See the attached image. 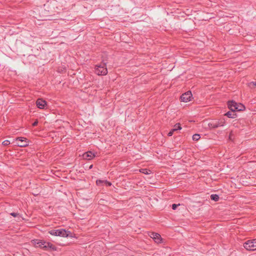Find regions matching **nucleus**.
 Here are the masks:
<instances>
[{"label": "nucleus", "instance_id": "obj_1", "mask_svg": "<svg viewBox=\"0 0 256 256\" xmlns=\"http://www.w3.org/2000/svg\"><path fill=\"white\" fill-rule=\"evenodd\" d=\"M225 125L226 121L224 118L214 120L210 122L208 124V127L210 129H214L220 127H222Z\"/></svg>", "mask_w": 256, "mask_h": 256}, {"label": "nucleus", "instance_id": "obj_2", "mask_svg": "<svg viewBox=\"0 0 256 256\" xmlns=\"http://www.w3.org/2000/svg\"><path fill=\"white\" fill-rule=\"evenodd\" d=\"M228 107L232 112L242 110L245 108L242 104L236 103L234 101L229 102H228Z\"/></svg>", "mask_w": 256, "mask_h": 256}, {"label": "nucleus", "instance_id": "obj_3", "mask_svg": "<svg viewBox=\"0 0 256 256\" xmlns=\"http://www.w3.org/2000/svg\"><path fill=\"white\" fill-rule=\"evenodd\" d=\"M57 2L56 0H48L44 5V8L45 10L50 12L54 11L55 8L56 7Z\"/></svg>", "mask_w": 256, "mask_h": 256}, {"label": "nucleus", "instance_id": "obj_4", "mask_svg": "<svg viewBox=\"0 0 256 256\" xmlns=\"http://www.w3.org/2000/svg\"><path fill=\"white\" fill-rule=\"evenodd\" d=\"M106 64H102L96 66L95 68V72L96 74L100 76L106 75L108 73V70L105 66Z\"/></svg>", "mask_w": 256, "mask_h": 256}, {"label": "nucleus", "instance_id": "obj_5", "mask_svg": "<svg viewBox=\"0 0 256 256\" xmlns=\"http://www.w3.org/2000/svg\"><path fill=\"white\" fill-rule=\"evenodd\" d=\"M244 248L248 250L254 251L256 250V239L248 240L244 244Z\"/></svg>", "mask_w": 256, "mask_h": 256}, {"label": "nucleus", "instance_id": "obj_6", "mask_svg": "<svg viewBox=\"0 0 256 256\" xmlns=\"http://www.w3.org/2000/svg\"><path fill=\"white\" fill-rule=\"evenodd\" d=\"M16 144L20 147H24L28 146L27 139L25 138H18L16 139Z\"/></svg>", "mask_w": 256, "mask_h": 256}, {"label": "nucleus", "instance_id": "obj_7", "mask_svg": "<svg viewBox=\"0 0 256 256\" xmlns=\"http://www.w3.org/2000/svg\"><path fill=\"white\" fill-rule=\"evenodd\" d=\"M192 94L190 91L187 92L182 94L180 96L181 100L183 102H187L191 100Z\"/></svg>", "mask_w": 256, "mask_h": 256}, {"label": "nucleus", "instance_id": "obj_8", "mask_svg": "<svg viewBox=\"0 0 256 256\" xmlns=\"http://www.w3.org/2000/svg\"><path fill=\"white\" fill-rule=\"evenodd\" d=\"M32 244H34L36 246L40 247L44 249V247L46 246V242L42 240H39L37 239L33 240L32 241Z\"/></svg>", "mask_w": 256, "mask_h": 256}, {"label": "nucleus", "instance_id": "obj_9", "mask_svg": "<svg viewBox=\"0 0 256 256\" xmlns=\"http://www.w3.org/2000/svg\"><path fill=\"white\" fill-rule=\"evenodd\" d=\"M70 233V231H66L64 228L58 229V236H59L66 238L68 236Z\"/></svg>", "mask_w": 256, "mask_h": 256}, {"label": "nucleus", "instance_id": "obj_10", "mask_svg": "<svg viewBox=\"0 0 256 256\" xmlns=\"http://www.w3.org/2000/svg\"><path fill=\"white\" fill-rule=\"evenodd\" d=\"M150 237L158 244L162 242V238L160 234L157 233H152Z\"/></svg>", "mask_w": 256, "mask_h": 256}, {"label": "nucleus", "instance_id": "obj_11", "mask_svg": "<svg viewBox=\"0 0 256 256\" xmlns=\"http://www.w3.org/2000/svg\"><path fill=\"white\" fill-rule=\"evenodd\" d=\"M37 106L40 109L44 108L46 102L42 98H38L36 102Z\"/></svg>", "mask_w": 256, "mask_h": 256}, {"label": "nucleus", "instance_id": "obj_12", "mask_svg": "<svg viewBox=\"0 0 256 256\" xmlns=\"http://www.w3.org/2000/svg\"><path fill=\"white\" fill-rule=\"evenodd\" d=\"M95 156L94 153L91 152H88L84 154L83 158L86 160H91Z\"/></svg>", "mask_w": 256, "mask_h": 256}, {"label": "nucleus", "instance_id": "obj_13", "mask_svg": "<svg viewBox=\"0 0 256 256\" xmlns=\"http://www.w3.org/2000/svg\"><path fill=\"white\" fill-rule=\"evenodd\" d=\"M45 246H46L44 247L45 250L50 248L52 250H56V247L50 242H46V244H45Z\"/></svg>", "mask_w": 256, "mask_h": 256}, {"label": "nucleus", "instance_id": "obj_14", "mask_svg": "<svg viewBox=\"0 0 256 256\" xmlns=\"http://www.w3.org/2000/svg\"><path fill=\"white\" fill-rule=\"evenodd\" d=\"M226 116L228 118H236V114L232 113L231 112H228L226 113Z\"/></svg>", "mask_w": 256, "mask_h": 256}, {"label": "nucleus", "instance_id": "obj_15", "mask_svg": "<svg viewBox=\"0 0 256 256\" xmlns=\"http://www.w3.org/2000/svg\"><path fill=\"white\" fill-rule=\"evenodd\" d=\"M48 233L54 236H58V230H52L48 231Z\"/></svg>", "mask_w": 256, "mask_h": 256}, {"label": "nucleus", "instance_id": "obj_16", "mask_svg": "<svg viewBox=\"0 0 256 256\" xmlns=\"http://www.w3.org/2000/svg\"><path fill=\"white\" fill-rule=\"evenodd\" d=\"M210 198L215 201V202H216L218 200H219V196L218 195V194H212L210 196Z\"/></svg>", "mask_w": 256, "mask_h": 256}, {"label": "nucleus", "instance_id": "obj_17", "mask_svg": "<svg viewBox=\"0 0 256 256\" xmlns=\"http://www.w3.org/2000/svg\"><path fill=\"white\" fill-rule=\"evenodd\" d=\"M248 86L251 88H256V81L255 82H251L248 84Z\"/></svg>", "mask_w": 256, "mask_h": 256}, {"label": "nucleus", "instance_id": "obj_18", "mask_svg": "<svg viewBox=\"0 0 256 256\" xmlns=\"http://www.w3.org/2000/svg\"><path fill=\"white\" fill-rule=\"evenodd\" d=\"M140 172H142L143 174H150V170H148L146 168H142L140 170Z\"/></svg>", "mask_w": 256, "mask_h": 256}, {"label": "nucleus", "instance_id": "obj_19", "mask_svg": "<svg viewBox=\"0 0 256 256\" xmlns=\"http://www.w3.org/2000/svg\"><path fill=\"white\" fill-rule=\"evenodd\" d=\"M200 138V136L199 134H194L192 136V140H198Z\"/></svg>", "mask_w": 256, "mask_h": 256}, {"label": "nucleus", "instance_id": "obj_20", "mask_svg": "<svg viewBox=\"0 0 256 256\" xmlns=\"http://www.w3.org/2000/svg\"><path fill=\"white\" fill-rule=\"evenodd\" d=\"M174 130H180L182 129V127L180 126V124H176L174 126Z\"/></svg>", "mask_w": 256, "mask_h": 256}, {"label": "nucleus", "instance_id": "obj_21", "mask_svg": "<svg viewBox=\"0 0 256 256\" xmlns=\"http://www.w3.org/2000/svg\"><path fill=\"white\" fill-rule=\"evenodd\" d=\"M176 131L174 128H172V130H171L168 133V136H172V134H173V133L174 132Z\"/></svg>", "mask_w": 256, "mask_h": 256}, {"label": "nucleus", "instance_id": "obj_22", "mask_svg": "<svg viewBox=\"0 0 256 256\" xmlns=\"http://www.w3.org/2000/svg\"><path fill=\"white\" fill-rule=\"evenodd\" d=\"M2 144L4 146H7L10 144V142L8 140H5L2 142Z\"/></svg>", "mask_w": 256, "mask_h": 256}, {"label": "nucleus", "instance_id": "obj_23", "mask_svg": "<svg viewBox=\"0 0 256 256\" xmlns=\"http://www.w3.org/2000/svg\"><path fill=\"white\" fill-rule=\"evenodd\" d=\"M102 182H104V180H98L96 182V183L97 185H100Z\"/></svg>", "mask_w": 256, "mask_h": 256}, {"label": "nucleus", "instance_id": "obj_24", "mask_svg": "<svg viewBox=\"0 0 256 256\" xmlns=\"http://www.w3.org/2000/svg\"><path fill=\"white\" fill-rule=\"evenodd\" d=\"M180 204H173L172 205V210H176V208L178 206H180Z\"/></svg>", "mask_w": 256, "mask_h": 256}, {"label": "nucleus", "instance_id": "obj_25", "mask_svg": "<svg viewBox=\"0 0 256 256\" xmlns=\"http://www.w3.org/2000/svg\"><path fill=\"white\" fill-rule=\"evenodd\" d=\"M104 183L108 186H110L112 185V183L108 180H104Z\"/></svg>", "mask_w": 256, "mask_h": 256}, {"label": "nucleus", "instance_id": "obj_26", "mask_svg": "<svg viewBox=\"0 0 256 256\" xmlns=\"http://www.w3.org/2000/svg\"><path fill=\"white\" fill-rule=\"evenodd\" d=\"M10 215L14 217H16L18 215V214L17 213H15V212H12V213H10Z\"/></svg>", "mask_w": 256, "mask_h": 256}, {"label": "nucleus", "instance_id": "obj_27", "mask_svg": "<svg viewBox=\"0 0 256 256\" xmlns=\"http://www.w3.org/2000/svg\"><path fill=\"white\" fill-rule=\"evenodd\" d=\"M38 124V120H36L33 124H32V126H36Z\"/></svg>", "mask_w": 256, "mask_h": 256}, {"label": "nucleus", "instance_id": "obj_28", "mask_svg": "<svg viewBox=\"0 0 256 256\" xmlns=\"http://www.w3.org/2000/svg\"><path fill=\"white\" fill-rule=\"evenodd\" d=\"M92 165L90 166V168H92Z\"/></svg>", "mask_w": 256, "mask_h": 256}]
</instances>
